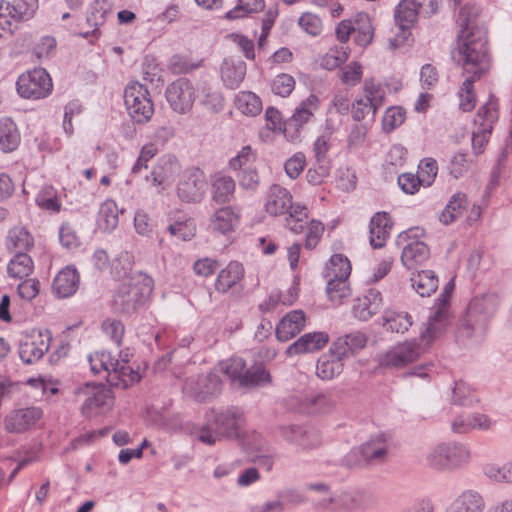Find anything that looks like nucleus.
<instances>
[{"label": "nucleus", "mask_w": 512, "mask_h": 512, "mask_svg": "<svg viewBox=\"0 0 512 512\" xmlns=\"http://www.w3.org/2000/svg\"><path fill=\"white\" fill-rule=\"evenodd\" d=\"M383 306V298L380 291L369 289L354 301L353 315L361 321L369 320L377 314Z\"/></svg>", "instance_id": "412c9836"}, {"label": "nucleus", "mask_w": 512, "mask_h": 512, "mask_svg": "<svg viewBox=\"0 0 512 512\" xmlns=\"http://www.w3.org/2000/svg\"><path fill=\"white\" fill-rule=\"evenodd\" d=\"M150 292L151 288L148 286L124 283L114 296V309L123 314H132L145 303Z\"/></svg>", "instance_id": "4468645a"}, {"label": "nucleus", "mask_w": 512, "mask_h": 512, "mask_svg": "<svg viewBox=\"0 0 512 512\" xmlns=\"http://www.w3.org/2000/svg\"><path fill=\"white\" fill-rule=\"evenodd\" d=\"M21 142L20 132L17 125L10 118L0 120V149L3 152H12L17 149Z\"/></svg>", "instance_id": "473e14b6"}, {"label": "nucleus", "mask_w": 512, "mask_h": 512, "mask_svg": "<svg viewBox=\"0 0 512 512\" xmlns=\"http://www.w3.org/2000/svg\"><path fill=\"white\" fill-rule=\"evenodd\" d=\"M205 423L197 428L195 435L199 441L209 446L223 439L239 438L245 422L243 412L237 407L206 411Z\"/></svg>", "instance_id": "f03ea898"}, {"label": "nucleus", "mask_w": 512, "mask_h": 512, "mask_svg": "<svg viewBox=\"0 0 512 512\" xmlns=\"http://www.w3.org/2000/svg\"><path fill=\"white\" fill-rule=\"evenodd\" d=\"M221 79L229 89H236L246 74V64L242 60L225 59L221 65Z\"/></svg>", "instance_id": "c85d7f7f"}, {"label": "nucleus", "mask_w": 512, "mask_h": 512, "mask_svg": "<svg viewBox=\"0 0 512 512\" xmlns=\"http://www.w3.org/2000/svg\"><path fill=\"white\" fill-rule=\"evenodd\" d=\"M392 227L393 222L387 212H377L372 216L369 224V241L374 249L385 246Z\"/></svg>", "instance_id": "4be33fe9"}, {"label": "nucleus", "mask_w": 512, "mask_h": 512, "mask_svg": "<svg viewBox=\"0 0 512 512\" xmlns=\"http://www.w3.org/2000/svg\"><path fill=\"white\" fill-rule=\"evenodd\" d=\"M450 325L449 303L441 300L431 309V314L425 324L424 329L420 332V340L422 345L427 349L434 341L439 339Z\"/></svg>", "instance_id": "f8f14e48"}, {"label": "nucleus", "mask_w": 512, "mask_h": 512, "mask_svg": "<svg viewBox=\"0 0 512 512\" xmlns=\"http://www.w3.org/2000/svg\"><path fill=\"white\" fill-rule=\"evenodd\" d=\"M298 23L306 33L312 36H317L322 32V21L315 14L309 12L302 14Z\"/></svg>", "instance_id": "774afa93"}, {"label": "nucleus", "mask_w": 512, "mask_h": 512, "mask_svg": "<svg viewBox=\"0 0 512 512\" xmlns=\"http://www.w3.org/2000/svg\"><path fill=\"white\" fill-rule=\"evenodd\" d=\"M265 211L271 216L288 215L286 227L295 234L304 232L308 209L301 204H293L291 193L284 187L273 184L266 192Z\"/></svg>", "instance_id": "7ed1b4c3"}, {"label": "nucleus", "mask_w": 512, "mask_h": 512, "mask_svg": "<svg viewBox=\"0 0 512 512\" xmlns=\"http://www.w3.org/2000/svg\"><path fill=\"white\" fill-rule=\"evenodd\" d=\"M264 8L263 0H238V4L234 9L226 13L228 19H237L244 17L250 13H257Z\"/></svg>", "instance_id": "5fc2aeb1"}, {"label": "nucleus", "mask_w": 512, "mask_h": 512, "mask_svg": "<svg viewBox=\"0 0 512 512\" xmlns=\"http://www.w3.org/2000/svg\"><path fill=\"white\" fill-rule=\"evenodd\" d=\"M33 269V260L25 252L16 253L7 266L9 276L19 279L29 276L33 272Z\"/></svg>", "instance_id": "79ce46f5"}, {"label": "nucleus", "mask_w": 512, "mask_h": 512, "mask_svg": "<svg viewBox=\"0 0 512 512\" xmlns=\"http://www.w3.org/2000/svg\"><path fill=\"white\" fill-rule=\"evenodd\" d=\"M105 376L110 386L125 389L141 379L140 373L129 365L119 362V366Z\"/></svg>", "instance_id": "f704fd0d"}, {"label": "nucleus", "mask_w": 512, "mask_h": 512, "mask_svg": "<svg viewBox=\"0 0 512 512\" xmlns=\"http://www.w3.org/2000/svg\"><path fill=\"white\" fill-rule=\"evenodd\" d=\"M34 245V238L31 233L21 226L13 227L9 230L6 237V247L9 250L19 252H26Z\"/></svg>", "instance_id": "c9c22d12"}, {"label": "nucleus", "mask_w": 512, "mask_h": 512, "mask_svg": "<svg viewBox=\"0 0 512 512\" xmlns=\"http://www.w3.org/2000/svg\"><path fill=\"white\" fill-rule=\"evenodd\" d=\"M236 108L244 115L256 116L262 110L260 98L253 92L241 91L235 97Z\"/></svg>", "instance_id": "37998d69"}, {"label": "nucleus", "mask_w": 512, "mask_h": 512, "mask_svg": "<svg viewBox=\"0 0 512 512\" xmlns=\"http://www.w3.org/2000/svg\"><path fill=\"white\" fill-rule=\"evenodd\" d=\"M295 88V80L289 74L277 75L271 84V89L274 94L281 97L289 96Z\"/></svg>", "instance_id": "e2e57ef3"}, {"label": "nucleus", "mask_w": 512, "mask_h": 512, "mask_svg": "<svg viewBox=\"0 0 512 512\" xmlns=\"http://www.w3.org/2000/svg\"><path fill=\"white\" fill-rule=\"evenodd\" d=\"M59 240L66 249H75L81 245L80 237L70 222H64L59 228Z\"/></svg>", "instance_id": "052dcab7"}, {"label": "nucleus", "mask_w": 512, "mask_h": 512, "mask_svg": "<svg viewBox=\"0 0 512 512\" xmlns=\"http://www.w3.org/2000/svg\"><path fill=\"white\" fill-rule=\"evenodd\" d=\"M412 286L421 297H428L438 287V277L432 270H423L411 278Z\"/></svg>", "instance_id": "ea45409f"}, {"label": "nucleus", "mask_w": 512, "mask_h": 512, "mask_svg": "<svg viewBox=\"0 0 512 512\" xmlns=\"http://www.w3.org/2000/svg\"><path fill=\"white\" fill-rule=\"evenodd\" d=\"M484 506V500L479 493L467 490L460 494L445 512H482Z\"/></svg>", "instance_id": "7c9ffc66"}, {"label": "nucleus", "mask_w": 512, "mask_h": 512, "mask_svg": "<svg viewBox=\"0 0 512 512\" xmlns=\"http://www.w3.org/2000/svg\"><path fill=\"white\" fill-rule=\"evenodd\" d=\"M306 223H304L306 229V237H305V248L308 250L314 249L324 232V225L321 221L312 219L308 222V218L305 220Z\"/></svg>", "instance_id": "4d7b16f0"}, {"label": "nucleus", "mask_w": 512, "mask_h": 512, "mask_svg": "<svg viewBox=\"0 0 512 512\" xmlns=\"http://www.w3.org/2000/svg\"><path fill=\"white\" fill-rule=\"evenodd\" d=\"M170 235L181 241H189L195 235V227L189 220L176 221L167 227Z\"/></svg>", "instance_id": "680f3d73"}, {"label": "nucleus", "mask_w": 512, "mask_h": 512, "mask_svg": "<svg viewBox=\"0 0 512 512\" xmlns=\"http://www.w3.org/2000/svg\"><path fill=\"white\" fill-rule=\"evenodd\" d=\"M498 120L497 99L490 96L489 100L479 108L474 119L472 131V151L475 156L481 155L489 142L493 125Z\"/></svg>", "instance_id": "0eeeda50"}, {"label": "nucleus", "mask_w": 512, "mask_h": 512, "mask_svg": "<svg viewBox=\"0 0 512 512\" xmlns=\"http://www.w3.org/2000/svg\"><path fill=\"white\" fill-rule=\"evenodd\" d=\"M52 335L48 330H32L20 341L18 354L25 364L39 361L49 350Z\"/></svg>", "instance_id": "9d476101"}, {"label": "nucleus", "mask_w": 512, "mask_h": 512, "mask_svg": "<svg viewBox=\"0 0 512 512\" xmlns=\"http://www.w3.org/2000/svg\"><path fill=\"white\" fill-rule=\"evenodd\" d=\"M111 10V0H94L90 5L86 21L90 27L94 28L93 34L105 22L106 15L111 13Z\"/></svg>", "instance_id": "a18cd8bd"}, {"label": "nucleus", "mask_w": 512, "mask_h": 512, "mask_svg": "<svg viewBox=\"0 0 512 512\" xmlns=\"http://www.w3.org/2000/svg\"><path fill=\"white\" fill-rule=\"evenodd\" d=\"M382 325L387 331L404 333L412 325V318L407 312L387 309L382 316Z\"/></svg>", "instance_id": "e433bc0d"}, {"label": "nucleus", "mask_w": 512, "mask_h": 512, "mask_svg": "<svg viewBox=\"0 0 512 512\" xmlns=\"http://www.w3.org/2000/svg\"><path fill=\"white\" fill-rule=\"evenodd\" d=\"M36 204L44 210L57 213L61 209V202L57 197V191L50 185H44L36 196Z\"/></svg>", "instance_id": "09e8293b"}, {"label": "nucleus", "mask_w": 512, "mask_h": 512, "mask_svg": "<svg viewBox=\"0 0 512 512\" xmlns=\"http://www.w3.org/2000/svg\"><path fill=\"white\" fill-rule=\"evenodd\" d=\"M483 473L495 482H512V459L504 465L488 463L483 466Z\"/></svg>", "instance_id": "3c124183"}, {"label": "nucleus", "mask_w": 512, "mask_h": 512, "mask_svg": "<svg viewBox=\"0 0 512 512\" xmlns=\"http://www.w3.org/2000/svg\"><path fill=\"white\" fill-rule=\"evenodd\" d=\"M5 7L11 11L14 21L28 20L38 8V0H15L13 5L5 1Z\"/></svg>", "instance_id": "de8ad7c7"}, {"label": "nucleus", "mask_w": 512, "mask_h": 512, "mask_svg": "<svg viewBox=\"0 0 512 512\" xmlns=\"http://www.w3.org/2000/svg\"><path fill=\"white\" fill-rule=\"evenodd\" d=\"M319 105V98L314 94L309 95L295 108L288 124L297 128L302 127L311 120L314 113L319 109Z\"/></svg>", "instance_id": "2f4dec72"}, {"label": "nucleus", "mask_w": 512, "mask_h": 512, "mask_svg": "<svg viewBox=\"0 0 512 512\" xmlns=\"http://www.w3.org/2000/svg\"><path fill=\"white\" fill-rule=\"evenodd\" d=\"M238 222V215L231 207L218 209L211 218V225L214 231L222 234L231 232Z\"/></svg>", "instance_id": "a19ab883"}, {"label": "nucleus", "mask_w": 512, "mask_h": 512, "mask_svg": "<svg viewBox=\"0 0 512 512\" xmlns=\"http://www.w3.org/2000/svg\"><path fill=\"white\" fill-rule=\"evenodd\" d=\"M438 172L436 160L433 158H426L421 161L419 165L418 176L423 182V186H430Z\"/></svg>", "instance_id": "338daca9"}, {"label": "nucleus", "mask_w": 512, "mask_h": 512, "mask_svg": "<svg viewBox=\"0 0 512 512\" xmlns=\"http://www.w3.org/2000/svg\"><path fill=\"white\" fill-rule=\"evenodd\" d=\"M499 305L500 298L497 293L476 296L469 304L467 317L460 328L461 334L468 338L482 337Z\"/></svg>", "instance_id": "20e7f679"}, {"label": "nucleus", "mask_w": 512, "mask_h": 512, "mask_svg": "<svg viewBox=\"0 0 512 512\" xmlns=\"http://www.w3.org/2000/svg\"><path fill=\"white\" fill-rule=\"evenodd\" d=\"M480 8L468 4L458 17L460 31L452 57L467 76L481 78L490 69L487 30L479 21Z\"/></svg>", "instance_id": "f257e3e1"}, {"label": "nucleus", "mask_w": 512, "mask_h": 512, "mask_svg": "<svg viewBox=\"0 0 512 512\" xmlns=\"http://www.w3.org/2000/svg\"><path fill=\"white\" fill-rule=\"evenodd\" d=\"M332 344L328 352L322 354L316 363V375L325 381H329L340 375L344 368V355H338Z\"/></svg>", "instance_id": "aec40b11"}, {"label": "nucleus", "mask_w": 512, "mask_h": 512, "mask_svg": "<svg viewBox=\"0 0 512 512\" xmlns=\"http://www.w3.org/2000/svg\"><path fill=\"white\" fill-rule=\"evenodd\" d=\"M124 212L112 199L105 200L99 208L97 225L104 232H112L119 224V215Z\"/></svg>", "instance_id": "c756f323"}, {"label": "nucleus", "mask_w": 512, "mask_h": 512, "mask_svg": "<svg viewBox=\"0 0 512 512\" xmlns=\"http://www.w3.org/2000/svg\"><path fill=\"white\" fill-rule=\"evenodd\" d=\"M426 351V348L417 340L405 341L393 346L381 357V364L385 367H404L413 363Z\"/></svg>", "instance_id": "2eb2a0df"}, {"label": "nucleus", "mask_w": 512, "mask_h": 512, "mask_svg": "<svg viewBox=\"0 0 512 512\" xmlns=\"http://www.w3.org/2000/svg\"><path fill=\"white\" fill-rule=\"evenodd\" d=\"M475 76H466L462 86L458 92L460 103L459 107L464 112H469L475 107L476 98L473 90V84L476 80Z\"/></svg>", "instance_id": "603ef678"}, {"label": "nucleus", "mask_w": 512, "mask_h": 512, "mask_svg": "<svg viewBox=\"0 0 512 512\" xmlns=\"http://www.w3.org/2000/svg\"><path fill=\"white\" fill-rule=\"evenodd\" d=\"M243 277V265L237 261H231L219 272L215 281V289L219 293H226L239 283Z\"/></svg>", "instance_id": "cd10ccee"}, {"label": "nucleus", "mask_w": 512, "mask_h": 512, "mask_svg": "<svg viewBox=\"0 0 512 512\" xmlns=\"http://www.w3.org/2000/svg\"><path fill=\"white\" fill-rule=\"evenodd\" d=\"M16 89L21 98L39 100L51 94L53 83L44 68H34L18 77Z\"/></svg>", "instance_id": "6e6552de"}, {"label": "nucleus", "mask_w": 512, "mask_h": 512, "mask_svg": "<svg viewBox=\"0 0 512 512\" xmlns=\"http://www.w3.org/2000/svg\"><path fill=\"white\" fill-rule=\"evenodd\" d=\"M425 464L436 471H450L444 443L432 447L425 455Z\"/></svg>", "instance_id": "8fccbe9b"}, {"label": "nucleus", "mask_w": 512, "mask_h": 512, "mask_svg": "<svg viewBox=\"0 0 512 512\" xmlns=\"http://www.w3.org/2000/svg\"><path fill=\"white\" fill-rule=\"evenodd\" d=\"M364 92L365 95L351 105V113L355 121H361L369 115L373 118L384 104L385 92L380 84L366 81Z\"/></svg>", "instance_id": "ddd939ff"}, {"label": "nucleus", "mask_w": 512, "mask_h": 512, "mask_svg": "<svg viewBox=\"0 0 512 512\" xmlns=\"http://www.w3.org/2000/svg\"><path fill=\"white\" fill-rule=\"evenodd\" d=\"M43 417L37 406H25L11 410L5 417V429L10 433H24L33 428Z\"/></svg>", "instance_id": "6ab92c4d"}, {"label": "nucleus", "mask_w": 512, "mask_h": 512, "mask_svg": "<svg viewBox=\"0 0 512 512\" xmlns=\"http://www.w3.org/2000/svg\"><path fill=\"white\" fill-rule=\"evenodd\" d=\"M326 276L331 278L348 279L351 273V264L342 254H334L329 259L326 267Z\"/></svg>", "instance_id": "49530a36"}, {"label": "nucleus", "mask_w": 512, "mask_h": 512, "mask_svg": "<svg viewBox=\"0 0 512 512\" xmlns=\"http://www.w3.org/2000/svg\"><path fill=\"white\" fill-rule=\"evenodd\" d=\"M124 103L128 115L136 124L148 123L154 114V104L147 87L137 81L127 84Z\"/></svg>", "instance_id": "423d86ee"}, {"label": "nucleus", "mask_w": 512, "mask_h": 512, "mask_svg": "<svg viewBox=\"0 0 512 512\" xmlns=\"http://www.w3.org/2000/svg\"><path fill=\"white\" fill-rule=\"evenodd\" d=\"M271 382V377L268 371L263 367H255L247 369L244 377H242V386H263Z\"/></svg>", "instance_id": "bf43d9fd"}, {"label": "nucleus", "mask_w": 512, "mask_h": 512, "mask_svg": "<svg viewBox=\"0 0 512 512\" xmlns=\"http://www.w3.org/2000/svg\"><path fill=\"white\" fill-rule=\"evenodd\" d=\"M355 43L361 47H366L372 42L373 27L369 16L366 13H359L354 20Z\"/></svg>", "instance_id": "c03bdc74"}, {"label": "nucleus", "mask_w": 512, "mask_h": 512, "mask_svg": "<svg viewBox=\"0 0 512 512\" xmlns=\"http://www.w3.org/2000/svg\"><path fill=\"white\" fill-rule=\"evenodd\" d=\"M406 112L402 107L394 106L385 111L382 119L383 130L387 133L392 132L405 121Z\"/></svg>", "instance_id": "6e6d98bb"}, {"label": "nucleus", "mask_w": 512, "mask_h": 512, "mask_svg": "<svg viewBox=\"0 0 512 512\" xmlns=\"http://www.w3.org/2000/svg\"><path fill=\"white\" fill-rule=\"evenodd\" d=\"M388 447L382 436L363 443L360 447L352 449L343 459L348 466H356L365 462L367 464L382 463L386 460Z\"/></svg>", "instance_id": "1a4fd4ad"}, {"label": "nucleus", "mask_w": 512, "mask_h": 512, "mask_svg": "<svg viewBox=\"0 0 512 512\" xmlns=\"http://www.w3.org/2000/svg\"><path fill=\"white\" fill-rule=\"evenodd\" d=\"M79 274L75 268L65 267L53 280V292L59 298H68L76 293L79 286Z\"/></svg>", "instance_id": "a878e982"}, {"label": "nucleus", "mask_w": 512, "mask_h": 512, "mask_svg": "<svg viewBox=\"0 0 512 512\" xmlns=\"http://www.w3.org/2000/svg\"><path fill=\"white\" fill-rule=\"evenodd\" d=\"M255 159L256 155L252 148L250 146H244L235 157L230 159L229 167L232 170H243L246 166L254 162Z\"/></svg>", "instance_id": "69168bd1"}, {"label": "nucleus", "mask_w": 512, "mask_h": 512, "mask_svg": "<svg viewBox=\"0 0 512 512\" xmlns=\"http://www.w3.org/2000/svg\"><path fill=\"white\" fill-rule=\"evenodd\" d=\"M417 0H401L394 10V19L396 25L401 30L411 29L421 15Z\"/></svg>", "instance_id": "bb28decb"}, {"label": "nucleus", "mask_w": 512, "mask_h": 512, "mask_svg": "<svg viewBox=\"0 0 512 512\" xmlns=\"http://www.w3.org/2000/svg\"><path fill=\"white\" fill-rule=\"evenodd\" d=\"M206 177L198 168L184 172L177 185L178 197L187 203L199 202L206 191Z\"/></svg>", "instance_id": "a211bd4d"}, {"label": "nucleus", "mask_w": 512, "mask_h": 512, "mask_svg": "<svg viewBox=\"0 0 512 512\" xmlns=\"http://www.w3.org/2000/svg\"><path fill=\"white\" fill-rule=\"evenodd\" d=\"M221 388V379L214 372L197 377H189L183 386L184 392L199 402H205L217 395L220 393Z\"/></svg>", "instance_id": "dca6fc26"}, {"label": "nucleus", "mask_w": 512, "mask_h": 512, "mask_svg": "<svg viewBox=\"0 0 512 512\" xmlns=\"http://www.w3.org/2000/svg\"><path fill=\"white\" fill-rule=\"evenodd\" d=\"M77 396H84L81 412L85 417H92L102 408H110L113 403L111 391L103 386L86 384L75 390Z\"/></svg>", "instance_id": "f3484780"}, {"label": "nucleus", "mask_w": 512, "mask_h": 512, "mask_svg": "<svg viewBox=\"0 0 512 512\" xmlns=\"http://www.w3.org/2000/svg\"><path fill=\"white\" fill-rule=\"evenodd\" d=\"M305 322V314L302 310H293L287 313L276 327L278 340L286 342L292 339L303 330Z\"/></svg>", "instance_id": "393cba45"}, {"label": "nucleus", "mask_w": 512, "mask_h": 512, "mask_svg": "<svg viewBox=\"0 0 512 512\" xmlns=\"http://www.w3.org/2000/svg\"><path fill=\"white\" fill-rule=\"evenodd\" d=\"M366 343L367 338L363 333L354 332L338 338L335 342H333V345L334 349L338 351V355H344L345 357H348L349 354H353L356 351L364 348Z\"/></svg>", "instance_id": "58836bf2"}, {"label": "nucleus", "mask_w": 512, "mask_h": 512, "mask_svg": "<svg viewBox=\"0 0 512 512\" xmlns=\"http://www.w3.org/2000/svg\"><path fill=\"white\" fill-rule=\"evenodd\" d=\"M211 199L218 205L230 203L234 198L235 181L231 176L221 172L215 173L210 180Z\"/></svg>", "instance_id": "5701e85b"}, {"label": "nucleus", "mask_w": 512, "mask_h": 512, "mask_svg": "<svg viewBox=\"0 0 512 512\" xmlns=\"http://www.w3.org/2000/svg\"><path fill=\"white\" fill-rule=\"evenodd\" d=\"M423 235L422 228L414 227L401 232L397 237L396 243L402 248L401 261L408 270L417 269L430 257L428 246L420 240Z\"/></svg>", "instance_id": "39448f33"}, {"label": "nucleus", "mask_w": 512, "mask_h": 512, "mask_svg": "<svg viewBox=\"0 0 512 512\" xmlns=\"http://www.w3.org/2000/svg\"><path fill=\"white\" fill-rule=\"evenodd\" d=\"M154 169L161 174L163 182L167 184L179 171V163L175 157L163 156L158 160Z\"/></svg>", "instance_id": "13d9d810"}, {"label": "nucleus", "mask_w": 512, "mask_h": 512, "mask_svg": "<svg viewBox=\"0 0 512 512\" xmlns=\"http://www.w3.org/2000/svg\"><path fill=\"white\" fill-rule=\"evenodd\" d=\"M221 370L231 379L242 382L245 374V361L240 357H234L222 364Z\"/></svg>", "instance_id": "0e129e2a"}, {"label": "nucleus", "mask_w": 512, "mask_h": 512, "mask_svg": "<svg viewBox=\"0 0 512 512\" xmlns=\"http://www.w3.org/2000/svg\"><path fill=\"white\" fill-rule=\"evenodd\" d=\"M165 97L174 112L186 114L194 105L196 91L189 79L181 77L167 86Z\"/></svg>", "instance_id": "9b49d317"}, {"label": "nucleus", "mask_w": 512, "mask_h": 512, "mask_svg": "<svg viewBox=\"0 0 512 512\" xmlns=\"http://www.w3.org/2000/svg\"><path fill=\"white\" fill-rule=\"evenodd\" d=\"M468 199L466 194L462 192L455 193L449 200L445 209L440 215V221L449 225L462 216L464 210L468 207Z\"/></svg>", "instance_id": "4c0bfd02"}, {"label": "nucleus", "mask_w": 512, "mask_h": 512, "mask_svg": "<svg viewBox=\"0 0 512 512\" xmlns=\"http://www.w3.org/2000/svg\"><path fill=\"white\" fill-rule=\"evenodd\" d=\"M348 279L331 278L326 287L327 295L334 304H340L343 299L350 295Z\"/></svg>", "instance_id": "864d4df0"}, {"label": "nucleus", "mask_w": 512, "mask_h": 512, "mask_svg": "<svg viewBox=\"0 0 512 512\" xmlns=\"http://www.w3.org/2000/svg\"><path fill=\"white\" fill-rule=\"evenodd\" d=\"M329 341L325 332H310L302 335L286 350L287 355L293 356L304 353H313L322 349Z\"/></svg>", "instance_id": "b1692460"}, {"label": "nucleus", "mask_w": 512, "mask_h": 512, "mask_svg": "<svg viewBox=\"0 0 512 512\" xmlns=\"http://www.w3.org/2000/svg\"><path fill=\"white\" fill-rule=\"evenodd\" d=\"M444 445L450 471L470 463L472 454L468 445L459 442L444 443Z\"/></svg>", "instance_id": "72a5a7b5"}]
</instances>
